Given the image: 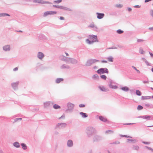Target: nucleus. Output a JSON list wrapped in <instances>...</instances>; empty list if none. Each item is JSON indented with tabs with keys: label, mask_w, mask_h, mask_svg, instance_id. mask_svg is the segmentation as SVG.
<instances>
[{
	"label": "nucleus",
	"mask_w": 153,
	"mask_h": 153,
	"mask_svg": "<svg viewBox=\"0 0 153 153\" xmlns=\"http://www.w3.org/2000/svg\"><path fill=\"white\" fill-rule=\"evenodd\" d=\"M134 8H140V6H139V5H136L134 6Z\"/></svg>",
	"instance_id": "e2e57ef3"
},
{
	"label": "nucleus",
	"mask_w": 153,
	"mask_h": 153,
	"mask_svg": "<svg viewBox=\"0 0 153 153\" xmlns=\"http://www.w3.org/2000/svg\"><path fill=\"white\" fill-rule=\"evenodd\" d=\"M18 70V68L17 67H16L13 69V71H16Z\"/></svg>",
	"instance_id": "338daca9"
},
{
	"label": "nucleus",
	"mask_w": 153,
	"mask_h": 153,
	"mask_svg": "<svg viewBox=\"0 0 153 153\" xmlns=\"http://www.w3.org/2000/svg\"><path fill=\"white\" fill-rule=\"evenodd\" d=\"M13 146L17 148H19L20 147L19 143L18 142H16L13 143Z\"/></svg>",
	"instance_id": "b1692460"
},
{
	"label": "nucleus",
	"mask_w": 153,
	"mask_h": 153,
	"mask_svg": "<svg viewBox=\"0 0 153 153\" xmlns=\"http://www.w3.org/2000/svg\"><path fill=\"white\" fill-rule=\"evenodd\" d=\"M127 10L128 12H130L132 10L131 8L130 7H128Z\"/></svg>",
	"instance_id": "69168bd1"
},
{
	"label": "nucleus",
	"mask_w": 153,
	"mask_h": 153,
	"mask_svg": "<svg viewBox=\"0 0 153 153\" xmlns=\"http://www.w3.org/2000/svg\"><path fill=\"white\" fill-rule=\"evenodd\" d=\"M62 1H53L54 3L59 4Z\"/></svg>",
	"instance_id": "3c124183"
},
{
	"label": "nucleus",
	"mask_w": 153,
	"mask_h": 153,
	"mask_svg": "<svg viewBox=\"0 0 153 153\" xmlns=\"http://www.w3.org/2000/svg\"><path fill=\"white\" fill-rule=\"evenodd\" d=\"M139 147L137 145H134L132 147V149L133 150H138L139 149Z\"/></svg>",
	"instance_id": "4c0bfd02"
},
{
	"label": "nucleus",
	"mask_w": 153,
	"mask_h": 153,
	"mask_svg": "<svg viewBox=\"0 0 153 153\" xmlns=\"http://www.w3.org/2000/svg\"><path fill=\"white\" fill-rule=\"evenodd\" d=\"M136 93L137 95L138 96H140L141 95V92L140 91L138 90H136Z\"/></svg>",
	"instance_id": "a18cd8bd"
},
{
	"label": "nucleus",
	"mask_w": 153,
	"mask_h": 153,
	"mask_svg": "<svg viewBox=\"0 0 153 153\" xmlns=\"http://www.w3.org/2000/svg\"><path fill=\"white\" fill-rule=\"evenodd\" d=\"M61 7V9H64L65 10H68V11H72L71 9H70L69 8H67V7H66L62 6Z\"/></svg>",
	"instance_id": "473e14b6"
},
{
	"label": "nucleus",
	"mask_w": 153,
	"mask_h": 153,
	"mask_svg": "<svg viewBox=\"0 0 153 153\" xmlns=\"http://www.w3.org/2000/svg\"><path fill=\"white\" fill-rule=\"evenodd\" d=\"M71 58L67 57L65 62L67 63H70Z\"/></svg>",
	"instance_id": "e433bc0d"
},
{
	"label": "nucleus",
	"mask_w": 153,
	"mask_h": 153,
	"mask_svg": "<svg viewBox=\"0 0 153 153\" xmlns=\"http://www.w3.org/2000/svg\"><path fill=\"white\" fill-rule=\"evenodd\" d=\"M88 27L89 28H93V30L96 31H97L98 29V27L94 24V22L90 24Z\"/></svg>",
	"instance_id": "f8f14e48"
},
{
	"label": "nucleus",
	"mask_w": 153,
	"mask_h": 153,
	"mask_svg": "<svg viewBox=\"0 0 153 153\" xmlns=\"http://www.w3.org/2000/svg\"><path fill=\"white\" fill-rule=\"evenodd\" d=\"M97 132V131L96 128L91 126H88L85 130V133L88 137H91L93 135L96 133Z\"/></svg>",
	"instance_id": "f03ea898"
},
{
	"label": "nucleus",
	"mask_w": 153,
	"mask_h": 153,
	"mask_svg": "<svg viewBox=\"0 0 153 153\" xmlns=\"http://www.w3.org/2000/svg\"><path fill=\"white\" fill-rule=\"evenodd\" d=\"M54 134L56 135H58L59 134V132L57 131H54Z\"/></svg>",
	"instance_id": "052dcab7"
},
{
	"label": "nucleus",
	"mask_w": 153,
	"mask_h": 153,
	"mask_svg": "<svg viewBox=\"0 0 153 153\" xmlns=\"http://www.w3.org/2000/svg\"><path fill=\"white\" fill-rule=\"evenodd\" d=\"M143 119H147V120H150V118H151V117L149 116V115H144L143 116Z\"/></svg>",
	"instance_id": "f704fd0d"
},
{
	"label": "nucleus",
	"mask_w": 153,
	"mask_h": 153,
	"mask_svg": "<svg viewBox=\"0 0 153 153\" xmlns=\"http://www.w3.org/2000/svg\"><path fill=\"white\" fill-rule=\"evenodd\" d=\"M79 107L80 108H83L85 106V105L84 104H80L79 105Z\"/></svg>",
	"instance_id": "5fc2aeb1"
},
{
	"label": "nucleus",
	"mask_w": 153,
	"mask_h": 153,
	"mask_svg": "<svg viewBox=\"0 0 153 153\" xmlns=\"http://www.w3.org/2000/svg\"><path fill=\"white\" fill-rule=\"evenodd\" d=\"M79 114L82 116V117L83 118L87 117L88 116L87 114L82 112H80Z\"/></svg>",
	"instance_id": "393cba45"
},
{
	"label": "nucleus",
	"mask_w": 153,
	"mask_h": 153,
	"mask_svg": "<svg viewBox=\"0 0 153 153\" xmlns=\"http://www.w3.org/2000/svg\"><path fill=\"white\" fill-rule=\"evenodd\" d=\"M21 145L22 147V148L25 150L27 149V147L26 145L24 143H22L21 144Z\"/></svg>",
	"instance_id": "c756f323"
},
{
	"label": "nucleus",
	"mask_w": 153,
	"mask_h": 153,
	"mask_svg": "<svg viewBox=\"0 0 153 153\" xmlns=\"http://www.w3.org/2000/svg\"><path fill=\"white\" fill-rule=\"evenodd\" d=\"M109 86L110 88H114V89H117V88L118 87L116 85H111V84H109Z\"/></svg>",
	"instance_id": "58836bf2"
},
{
	"label": "nucleus",
	"mask_w": 153,
	"mask_h": 153,
	"mask_svg": "<svg viewBox=\"0 0 153 153\" xmlns=\"http://www.w3.org/2000/svg\"><path fill=\"white\" fill-rule=\"evenodd\" d=\"M127 140L128 141H131L132 142V143H137L138 140L135 139H127Z\"/></svg>",
	"instance_id": "c85d7f7f"
},
{
	"label": "nucleus",
	"mask_w": 153,
	"mask_h": 153,
	"mask_svg": "<svg viewBox=\"0 0 153 153\" xmlns=\"http://www.w3.org/2000/svg\"><path fill=\"white\" fill-rule=\"evenodd\" d=\"M78 62V61L76 59L73 58H71L70 63L72 64H76Z\"/></svg>",
	"instance_id": "a211bd4d"
},
{
	"label": "nucleus",
	"mask_w": 153,
	"mask_h": 153,
	"mask_svg": "<svg viewBox=\"0 0 153 153\" xmlns=\"http://www.w3.org/2000/svg\"><path fill=\"white\" fill-rule=\"evenodd\" d=\"M66 123H57L55 127V129H61L65 127Z\"/></svg>",
	"instance_id": "423d86ee"
},
{
	"label": "nucleus",
	"mask_w": 153,
	"mask_h": 153,
	"mask_svg": "<svg viewBox=\"0 0 153 153\" xmlns=\"http://www.w3.org/2000/svg\"><path fill=\"white\" fill-rule=\"evenodd\" d=\"M151 98V96H142L141 97V100H142L149 99Z\"/></svg>",
	"instance_id": "cd10ccee"
},
{
	"label": "nucleus",
	"mask_w": 153,
	"mask_h": 153,
	"mask_svg": "<svg viewBox=\"0 0 153 153\" xmlns=\"http://www.w3.org/2000/svg\"><path fill=\"white\" fill-rule=\"evenodd\" d=\"M61 6H59V5H53V7H55L59 8H60V9H61Z\"/></svg>",
	"instance_id": "864d4df0"
},
{
	"label": "nucleus",
	"mask_w": 153,
	"mask_h": 153,
	"mask_svg": "<svg viewBox=\"0 0 153 153\" xmlns=\"http://www.w3.org/2000/svg\"><path fill=\"white\" fill-rule=\"evenodd\" d=\"M120 136H121V137H127V138H132V137H130V136H127L126 135H120Z\"/></svg>",
	"instance_id": "603ef678"
},
{
	"label": "nucleus",
	"mask_w": 153,
	"mask_h": 153,
	"mask_svg": "<svg viewBox=\"0 0 153 153\" xmlns=\"http://www.w3.org/2000/svg\"><path fill=\"white\" fill-rule=\"evenodd\" d=\"M66 58L67 57L63 55L61 56H60V58L61 60L65 62V60L66 59Z\"/></svg>",
	"instance_id": "c9c22d12"
},
{
	"label": "nucleus",
	"mask_w": 153,
	"mask_h": 153,
	"mask_svg": "<svg viewBox=\"0 0 153 153\" xmlns=\"http://www.w3.org/2000/svg\"><path fill=\"white\" fill-rule=\"evenodd\" d=\"M97 73L98 74L108 73V69L106 68H102L99 69L97 71Z\"/></svg>",
	"instance_id": "39448f33"
},
{
	"label": "nucleus",
	"mask_w": 153,
	"mask_h": 153,
	"mask_svg": "<svg viewBox=\"0 0 153 153\" xmlns=\"http://www.w3.org/2000/svg\"><path fill=\"white\" fill-rule=\"evenodd\" d=\"M19 3L23 5L28 4L30 5H35L38 4H50V3L46 1H20Z\"/></svg>",
	"instance_id": "f257e3e1"
},
{
	"label": "nucleus",
	"mask_w": 153,
	"mask_h": 153,
	"mask_svg": "<svg viewBox=\"0 0 153 153\" xmlns=\"http://www.w3.org/2000/svg\"><path fill=\"white\" fill-rule=\"evenodd\" d=\"M135 123H127L124 124V125H131L134 124Z\"/></svg>",
	"instance_id": "0e129e2a"
},
{
	"label": "nucleus",
	"mask_w": 153,
	"mask_h": 153,
	"mask_svg": "<svg viewBox=\"0 0 153 153\" xmlns=\"http://www.w3.org/2000/svg\"><path fill=\"white\" fill-rule=\"evenodd\" d=\"M65 118V115H62L61 117H60L59 119H64Z\"/></svg>",
	"instance_id": "680f3d73"
},
{
	"label": "nucleus",
	"mask_w": 153,
	"mask_h": 153,
	"mask_svg": "<svg viewBox=\"0 0 153 153\" xmlns=\"http://www.w3.org/2000/svg\"><path fill=\"white\" fill-rule=\"evenodd\" d=\"M149 29L150 30L153 31V27H150L149 28Z\"/></svg>",
	"instance_id": "774afa93"
},
{
	"label": "nucleus",
	"mask_w": 153,
	"mask_h": 153,
	"mask_svg": "<svg viewBox=\"0 0 153 153\" xmlns=\"http://www.w3.org/2000/svg\"><path fill=\"white\" fill-rule=\"evenodd\" d=\"M145 106L146 107H149L150 108H153V105L149 104H145Z\"/></svg>",
	"instance_id": "a19ab883"
},
{
	"label": "nucleus",
	"mask_w": 153,
	"mask_h": 153,
	"mask_svg": "<svg viewBox=\"0 0 153 153\" xmlns=\"http://www.w3.org/2000/svg\"><path fill=\"white\" fill-rule=\"evenodd\" d=\"M57 12L54 11H47L45 12L43 14L44 17H46L49 15H54Z\"/></svg>",
	"instance_id": "1a4fd4ad"
},
{
	"label": "nucleus",
	"mask_w": 153,
	"mask_h": 153,
	"mask_svg": "<svg viewBox=\"0 0 153 153\" xmlns=\"http://www.w3.org/2000/svg\"><path fill=\"white\" fill-rule=\"evenodd\" d=\"M100 77L101 79L104 80H106L107 78L106 76L104 75H101Z\"/></svg>",
	"instance_id": "49530a36"
},
{
	"label": "nucleus",
	"mask_w": 153,
	"mask_h": 153,
	"mask_svg": "<svg viewBox=\"0 0 153 153\" xmlns=\"http://www.w3.org/2000/svg\"><path fill=\"white\" fill-rule=\"evenodd\" d=\"M143 107L141 105H138L137 107V109L138 110H140L143 109Z\"/></svg>",
	"instance_id": "de8ad7c7"
},
{
	"label": "nucleus",
	"mask_w": 153,
	"mask_h": 153,
	"mask_svg": "<svg viewBox=\"0 0 153 153\" xmlns=\"http://www.w3.org/2000/svg\"><path fill=\"white\" fill-rule=\"evenodd\" d=\"M117 32L119 34H121L123 33V31L120 29H119L117 30Z\"/></svg>",
	"instance_id": "c03bdc74"
},
{
	"label": "nucleus",
	"mask_w": 153,
	"mask_h": 153,
	"mask_svg": "<svg viewBox=\"0 0 153 153\" xmlns=\"http://www.w3.org/2000/svg\"><path fill=\"white\" fill-rule=\"evenodd\" d=\"M99 88L102 91L106 92L107 91V89L103 86H99Z\"/></svg>",
	"instance_id": "5701e85b"
},
{
	"label": "nucleus",
	"mask_w": 153,
	"mask_h": 153,
	"mask_svg": "<svg viewBox=\"0 0 153 153\" xmlns=\"http://www.w3.org/2000/svg\"><path fill=\"white\" fill-rule=\"evenodd\" d=\"M142 142L143 143H144V144H149L150 143L149 142H145V141H143Z\"/></svg>",
	"instance_id": "13d9d810"
},
{
	"label": "nucleus",
	"mask_w": 153,
	"mask_h": 153,
	"mask_svg": "<svg viewBox=\"0 0 153 153\" xmlns=\"http://www.w3.org/2000/svg\"><path fill=\"white\" fill-rule=\"evenodd\" d=\"M1 17H5L6 16H10V15L8 14L5 13H0Z\"/></svg>",
	"instance_id": "2f4dec72"
},
{
	"label": "nucleus",
	"mask_w": 153,
	"mask_h": 153,
	"mask_svg": "<svg viewBox=\"0 0 153 153\" xmlns=\"http://www.w3.org/2000/svg\"><path fill=\"white\" fill-rule=\"evenodd\" d=\"M88 39L92 41H94V43L96 42H98L99 41L97 39V36L96 35H91L88 36Z\"/></svg>",
	"instance_id": "0eeeda50"
},
{
	"label": "nucleus",
	"mask_w": 153,
	"mask_h": 153,
	"mask_svg": "<svg viewBox=\"0 0 153 153\" xmlns=\"http://www.w3.org/2000/svg\"><path fill=\"white\" fill-rule=\"evenodd\" d=\"M39 39L40 40H45L46 39V37L43 34H40L39 36Z\"/></svg>",
	"instance_id": "aec40b11"
},
{
	"label": "nucleus",
	"mask_w": 153,
	"mask_h": 153,
	"mask_svg": "<svg viewBox=\"0 0 153 153\" xmlns=\"http://www.w3.org/2000/svg\"><path fill=\"white\" fill-rule=\"evenodd\" d=\"M92 78L95 80H98L99 78L98 75L97 74L94 75L92 76Z\"/></svg>",
	"instance_id": "a878e982"
},
{
	"label": "nucleus",
	"mask_w": 153,
	"mask_h": 153,
	"mask_svg": "<svg viewBox=\"0 0 153 153\" xmlns=\"http://www.w3.org/2000/svg\"><path fill=\"white\" fill-rule=\"evenodd\" d=\"M60 68L61 69H70V67L68 65L63 64L61 66Z\"/></svg>",
	"instance_id": "4be33fe9"
},
{
	"label": "nucleus",
	"mask_w": 153,
	"mask_h": 153,
	"mask_svg": "<svg viewBox=\"0 0 153 153\" xmlns=\"http://www.w3.org/2000/svg\"><path fill=\"white\" fill-rule=\"evenodd\" d=\"M102 140V137L99 135H96L92 137L93 141L94 142H98Z\"/></svg>",
	"instance_id": "6e6552de"
},
{
	"label": "nucleus",
	"mask_w": 153,
	"mask_h": 153,
	"mask_svg": "<svg viewBox=\"0 0 153 153\" xmlns=\"http://www.w3.org/2000/svg\"><path fill=\"white\" fill-rule=\"evenodd\" d=\"M137 42H143L144 41V40L141 39H138L137 40Z\"/></svg>",
	"instance_id": "6e6d98bb"
},
{
	"label": "nucleus",
	"mask_w": 153,
	"mask_h": 153,
	"mask_svg": "<svg viewBox=\"0 0 153 153\" xmlns=\"http://www.w3.org/2000/svg\"><path fill=\"white\" fill-rule=\"evenodd\" d=\"M107 59L109 62H112L113 61V58L111 56H109Z\"/></svg>",
	"instance_id": "ea45409f"
},
{
	"label": "nucleus",
	"mask_w": 153,
	"mask_h": 153,
	"mask_svg": "<svg viewBox=\"0 0 153 153\" xmlns=\"http://www.w3.org/2000/svg\"><path fill=\"white\" fill-rule=\"evenodd\" d=\"M117 48L116 47H112L108 48V49H117Z\"/></svg>",
	"instance_id": "bf43d9fd"
},
{
	"label": "nucleus",
	"mask_w": 153,
	"mask_h": 153,
	"mask_svg": "<svg viewBox=\"0 0 153 153\" xmlns=\"http://www.w3.org/2000/svg\"><path fill=\"white\" fill-rule=\"evenodd\" d=\"M121 90L125 92H127L129 90V88L127 86L122 87L120 88Z\"/></svg>",
	"instance_id": "6ab92c4d"
},
{
	"label": "nucleus",
	"mask_w": 153,
	"mask_h": 153,
	"mask_svg": "<svg viewBox=\"0 0 153 153\" xmlns=\"http://www.w3.org/2000/svg\"><path fill=\"white\" fill-rule=\"evenodd\" d=\"M115 6L117 7L120 8L123 7V5L120 4H117L115 5Z\"/></svg>",
	"instance_id": "79ce46f5"
},
{
	"label": "nucleus",
	"mask_w": 153,
	"mask_h": 153,
	"mask_svg": "<svg viewBox=\"0 0 153 153\" xmlns=\"http://www.w3.org/2000/svg\"><path fill=\"white\" fill-rule=\"evenodd\" d=\"M150 15L153 18V10H151L150 11Z\"/></svg>",
	"instance_id": "8fccbe9b"
},
{
	"label": "nucleus",
	"mask_w": 153,
	"mask_h": 153,
	"mask_svg": "<svg viewBox=\"0 0 153 153\" xmlns=\"http://www.w3.org/2000/svg\"><path fill=\"white\" fill-rule=\"evenodd\" d=\"M19 83V82L17 81L16 82H13L11 83V86L14 90H16L18 89V86Z\"/></svg>",
	"instance_id": "9d476101"
},
{
	"label": "nucleus",
	"mask_w": 153,
	"mask_h": 153,
	"mask_svg": "<svg viewBox=\"0 0 153 153\" xmlns=\"http://www.w3.org/2000/svg\"><path fill=\"white\" fill-rule=\"evenodd\" d=\"M89 39H86L85 42L86 43L88 44L91 45L93 44L94 43V41H92V40H90Z\"/></svg>",
	"instance_id": "bb28decb"
},
{
	"label": "nucleus",
	"mask_w": 153,
	"mask_h": 153,
	"mask_svg": "<svg viewBox=\"0 0 153 153\" xmlns=\"http://www.w3.org/2000/svg\"><path fill=\"white\" fill-rule=\"evenodd\" d=\"M143 82L144 84H146V83H149V81L148 80V79H147L146 80H144L143 81Z\"/></svg>",
	"instance_id": "09e8293b"
},
{
	"label": "nucleus",
	"mask_w": 153,
	"mask_h": 153,
	"mask_svg": "<svg viewBox=\"0 0 153 153\" xmlns=\"http://www.w3.org/2000/svg\"><path fill=\"white\" fill-rule=\"evenodd\" d=\"M139 53L141 54H144L145 52L141 48H140L139 49Z\"/></svg>",
	"instance_id": "37998d69"
},
{
	"label": "nucleus",
	"mask_w": 153,
	"mask_h": 153,
	"mask_svg": "<svg viewBox=\"0 0 153 153\" xmlns=\"http://www.w3.org/2000/svg\"><path fill=\"white\" fill-rule=\"evenodd\" d=\"M113 131L111 130H107L105 131V133L106 134H111L114 133Z\"/></svg>",
	"instance_id": "7c9ffc66"
},
{
	"label": "nucleus",
	"mask_w": 153,
	"mask_h": 153,
	"mask_svg": "<svg viewBox=\"0 0 153 153\" xmlns=\"http://www.w3.org/2000/svg\"><path fill=\"white\" fill-rule=\"evenodd\" d=\"M2 49L4 52H9L11 50L10 46L9 45H4L3 46Z\"/></svg>",
	"instance_id": "9b49d317"
},
{
	"label": "nucleus",
	"mask_w": 153,
	"mask_h": 153,
	"mask_svg": "<svg viewBox=\"0 0 153 153\" xmlns=\"http://www.w3.org/2000/svg\"><path fill=\"white\" fill-rule=\"evenodd\" d=\"M54 103L53 102L48 101L44 102V106L45 108H47L49 107L50 105H52Z\"/></svg>",
	"instance_id": "ddd939ff"
},
{
	"label": "nucleus",
	"mask_w": 153,
	"mask_h": 153,
	"mask_svg": "<svg viewBox=\"0 0 153 153\" xmlns=\"http://www.w3.org/2000/svg\"><path fill=\"white\" fill-rule=\"evenodd\" d=\"M67 146L68 147H72L73 146V142L71 140H68L67 142Z\"/></svg>",
	"instance_id": "2eb2a0df"
},
{
	"label": "nucleus",
	"mask_w": 153,
	"mask_h": 153,
	"mask_svg": "<svg viewBox=\"0 0 153 153\" xmlns=\"http://www.w3.org/2000/svg\"><path fill=\"white\" fill-rule=\"evenodd\" d=\"M99 119L100 120L103 122H106L108 123H109V121L105 117H104L102 116H100L99 117Z\"/></svg>",
	"instance_id": "dca6fc26"
},
{
	"label": "nucleus",
	"mask_w": 153,
	"mask_h": 153,
	"mask_svg": "<svg viewBox=\"0 0 153 153\" xmlns=\"http://www.w3.org/2000/svg\"><path fill=\"white\" fill-rule=\"evenodd\" d=\"M145 62V63H146V65L147 66H150V63L147 61V60H146Z\"/></svg>",
	"instance_id": "4d7b16f0"
},
{
	"label": "nucleus",
	"mask_w": 153,
	"mask_h": 153,
	"mask_svg": "<svg viewBox=\"0 0 153 153\" xmlns=\"http://www.w3.org/2000/svg\"><path fill=\"white\" fill-rule=\"evenodd\" d=\"M96 14L97 15V18L99 19H102L105 16V14L103 13H97Z\"/></svg>",
	"instance_id": "f3484780"
},
{
	"label": "nucleus",
	"mask_w": 153,
	"mask_h": 153,
	"mask_svg": "<svg viewBox=\"0 0 153 153\" xmlns=\"http://www.w3.org/2000/svg\"><path fill=\"white\" fill-rule=\"evenodd\" d=\"M53 108L55 109H57L60 108V106L57 104H55L53 105Z\"/></svg>",
	"instance_id": "72a5a7b5"
},
{
	"label": "nucleus",
	"mask_w": 153,
	"mask_h": 153,
	"mask_svg": "<svg viewBox=\"0 0 153 153\" xmlns=\"http://www.w3.org/2000/svg\"><path fill=\"white\" fill-rule=\"evenodd\" d=\"M67 109L65 110V112L67 113H71L73 112L74 107V105L73 103L69 102L66 105Z\"/></svg>",
	"instance_id": "7ed1b4c3"
},
{
	"label": "nucleus",
	"mask_w": 153,
	"mask_h": 153,
	"mask_svg": "<svg viewBox=\"0 0 153 153\" xmlns=\"http://www.w3.org/2000/svg\"><path fill=\"white\" fill-rule=\"evenodd\" d=\"M45 56L44 53L41 52H39L37 54V57L40 60H42Z\"/></svg>",
	"instance_id": "4468645a"
},
{
	"label": "nucleus",
	"mask_w": 153,
	"mask_h": 153,
	"mask_svg": "<svg viewBox=\"0 0 153 153\" xmlns=\"http://www.w3.org/2000/svg\"><path fill=\"white\" fill-rule=\"evenodd\" d=\"M64 80L62 78H57L55 80V82L56 83L58 84L62 82Z\"/></svg>",
	"instance_id": "412c9836"
},
{
	"label": "nucleus",
	"mask_w": 153,
	"mask_h": 153,
	"mask_svg": "<svg viewBox=\"0 0 153 153\" xmlns=\"http://www.w3.org/2000/svg\"><path fill=\"white\" fill-rule=\"evenodd\" d=\"M99 62V60L96 59H89L86 61L85 65L87 66H90L94 63Z\"/></svg>",
	"instance_id": "20e7f679"
}]
</instances>
